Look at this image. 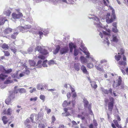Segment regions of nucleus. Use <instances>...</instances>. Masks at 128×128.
Segmentation results:
<instances>
[{"label":"nucleus","mask_w":128,"mask_h":128,"mask_svg":"<svg viewBox=\"0 0 128 128\" xmlns=\"http://www.w3.org/2000/svg\"><path fill=\"white\" fill-rule=\"evenodd\" d=\"M109 100L107 98H105L104 101L105 103H108V110L112 112L113 109L114 104V99L113 98L110 97L109 98Z\"/></svg>","instance_id":"f257e3e1"},{"label":"nucleus","mask_w":128,"mask_h":128,"mask_svg":"<svg viewBox=\"0 0 128 128\" xmlns=\"http://www.w3.org/2000/svg\"><path fill=\"white\" fill-rule=\"evenodd\" d=\"M116 18V16L114 10L112 11V14L110 16V13H108L106 16V22L108 24H110L114 21Z\"/></svg>","instance_id":"f03ea898"},{"label":"nucleus","mask_w":128,"mask_h":128,"mask_svg":"<svg viewBox=\"0 0 128 128\" xmlns=\"http://www.w3.org/2000/svg\"><path fill=\"white\" fill-rule=\"evenodd\" d=\"M89 18L90 19H92L94 20V24L95 25H96L97 27L99 28H104V26L100 22V19L98 18L95 16L93 17H89Z\"/></svg>","instance_id":"7ed1b4c3"},{"label":"nucleus","mask_w":128,"mask_h":128,"mask_svg":"<svg viewBox=\"0 0 128 128\" xmlns=\"http://www.w3.org/2000/svg\"><path fill=\"white\" fill-rule=\"evenodd\" d=\"M106 62V60H101L100 63H99L98 62H96V64L95 65V66L98 70L100 71H101L102 70V65H101V64H102Z\"/></svg>","instance_id":"20e7f679"},{"label":"nucleus","mask_w":128,"mask_h":128,"mask_svg":"<svg viewBox=\"0 0 128 128\" xmlns=\"http://www.w3.org/2000/svg\"><path fill=\"white\" fill-rule=\"evenodd\" d=\"M122 82V78L120 77H119L118 79L116 81H114L112 84V86L114 88L120 86Z\"/></svg>","instance_id":"39448f33"},{"label":"nucleus","mask_w":128,"mask_h":128,"mask_svg":"<svg viewBox=\"0 0 128 128\" xmlns=\"http://www.w3.org/2000/svg\"><path fill=\"white\" fill-rule=\"evenodd\" d=\"M123 60L119 61L118 64L121 66H125L127 64L126 61L127 59L126 56L123 55L122 56Z\"/></svg>","instance_id":"423d86ee"},{"label":"nucleus","mask_w":128,"mask_h":128,"mask_svg":"<svg viewBox=\"0 0 128 128\" xmlns=\"http://www.w3.org/2000/svg\"><path fill=\"white\" fill-rule=\"evenodd\" d=\"M19 14H16L14 12L12 14V18L14 20L19 18L23 16V15L21 12H19Z\"/></svg>","instance_id":"0eeeda50"},{"label":"nucleus","mask_w":128,"mask_h":128,"mask_svg":"<svg viewBox=\"0 0 128 128\" xmlns=\"http://www.w3.org/2000/svg\"><path fill=\"white\" fill-rule=\"evenodd\" d=\"M69 48L68 46H66L62 48L60 50V53L62 54H66L68 52Z\"/></svg>","instance_id":"6e6552de"},{"label":"nucleus","mask_w":128,"mask_h":128,"mask_svg":"<svg viewBox=\"0 0 128 128\" xmlns=\"http://www.w3.org/2000/svg\"><path fill=\"white\" fill-rule=\"evenodd\" d=\"M18 86H15L14 88V90L12 92V93L11 92H10V94H12V96L14 95L15 94H18L19 92V88H18Z\"/></svg>","instance_id":"1a4fd4ad"},{"label":"nucleus","mask_w":128,"mask_h":128,"mask_svg":"<svg viewBox=\"0 0 128 128\" xmlns=\"http://www.w3.org/2000/svg\"><path fill=\"white\" fill-rule=\"evenodd\" d=\"M12 94H10L9 96V98H7L5 100V102L7 104H10V102L11 101V98H14V95H13V96H12Z\"/></svg>","instance_id":"9d476101"},{"label":"nucleus","mask_w":128,"mask_h":128,"mask_svg":"<svg viewBox=\"0 0 128 128\" xmlns=\"http://www.w3.org/2000/svg\"><path fill=\"white\" fill-rule=\"evenodd\" d=\"M6 19V18L5 17H0V23L1 25L3 24L5 21H7Z\"/></svg>","instance_id":"9b49d317"},{"label":"nucleus","mask_w":128,"mask_h":128,"mask_svg":"<svg viewBox=\"0 0 128 128\" xmlns=\"http://www.w3.org/2000/svg\"><path fill=\"white\" fill-rule=\"evenodd\" d=\"M116 24V22H114L113 23L112 26L114 28H113L112 29L113 32H118V30L117 29Z\"/></svg>","instance_id":"f8f14e48"},{"label":"nucleus","mask_w":128,"mask_h":128,"mask_svg":"<svg viewBox=\"0 0 128 128\" xmlns=\"http://www.w3.org/2000/svg\"><path fill=\"white\" fill-rule=\"evenodd\" d=\"M60 45H58L56 46L55 49L53 51V52L54 54H56L58 53L60 50Z\"/></svg>","instance_id":"ddd939ff"},{"label":"nucleus","mask_w":128,"mask_h":128,"mask_svg":"<svg viewBox=\"0 0 128 128\" xmlns=\"http://www.w3.org/2000/svg\"><path fill=\"white\" fill-rule=\"evenodd\" d=\"M118 54H116V55L115 56V60L117 61H119L122 58V56L120 55V53H118Z\"/></svg>","instance_id":"4468645a"},{"label":"nucleus","mask_w":128,"mask_h":128,"mask_svg":"<svg viewBox=\"0 0 128 128\" xmlns=\"http://www.w3.org/2000/svg\"><path fill=\"white\" fill-rule=\"evenodd\" d=\"M80 59L82 64L86 63L87 62V59L83 56H80Z\"/></svg>","instance_id":"2eb2a0df"},{"label":"nucleus","mask_w":128,"mask_h":128,"mask_svg":"<svg viewBox=\"0 0 128 128\" xmlns=\"http://www.w3.org/2000/svg\"><path fill=\"white\" fill-rule=\"evenodd\" d=\"M81 69L84 73L88 74V72L86 69V67L84 65H82L81 67Z\"/></svg>","instance_id":"dca6fc26"},{"label":"nucleus","mask_w":128,"mask_h":128,"mask_svg":"<svg viewBox=\"0 0 128 128\" xmlns=\"http://www.w3.org/2000/svg\"><path fill=\"white\" fill-rule=\"evenodd\" d=\"M24 27L22 26H18L16 28L15 31L21 32L24 30Z\"/></svg>","instance_id":"f3484780"},{"label":"nucleus","mask_w":128,"mask_h":128,"mask_svg":"<svg viewBox=\"0 0 128 128\" xmlns=\"http://www.w3.org/2000/svg\"><path fill=\"white\" fill-rule=\"evenodd\" d=\"M7 118L5 116H3L2 117V120L3 121V123L4 124H6L8 122V120H7Z\"/></svg>","instance_id":"a211bd4d"},{"label":"nucleus","mask_w":128,"mask_h":128,"mask_svg":"<svg viewBox=\"0 0 128 128\" xmlns=\"http://www.w3.org/2000/svg\"><path fill=\"white\" fill-rule=\"evenodd\" d=\"M112 41L114 42H117L118 41V39L117 38L116 36L112 35Z\"/></svg>","instance_id":"6ab92c4d"},{"label":"nucleus","mask_w":128,"mask_h":128,"mask_svg":"<svg viewBox=\"0 0 128 128\" xmlns=\"http://www.w3.org/2000/svg\"><path fill=\"white\" fill-rule=\"evenodd\" d=\"M3 13L7 16H9L11 13V12L10 10H8L4 11Z\"/></svg>","instance_id":"aec40b11"},{"label":"nucleus","mask_w":128,"mask_h":128,"mask_svg":"<svg viewBox=\"0 0 128 128\" xmlns=\"http://www.w3.org/2000/svg\"><path fill=\"white\" fill-rule=\"evenodd\" d=\"M28 62L30 66H35L36 63L34 60H28Z\"/></svg>","instance_id":"412c9836"},{"label":"nucleus","mask_w":128,"mask_h":128,"mask_svg":"<svg viewBox=\"0 0 128 128\" xmlns=\"http://www.w3.org/2000/svg\"><path fill=\"white\" fill-rule=\"evenodd\" d=\"M8 77L7 75L4 74H0V79L2 80H4L6 78Z\"/></svg>","instance_id":"4be33fe9"},{"label":"nucleus","mask_w":128,"mask_h":128,"mask_svg":"<svg viewBox=\"0 0 128 128\" xmlns=\"http://www.w3.org/2000/svg\"><path fill=\"white\" fill-rule=\"evenodd\" d=\"M2 47L4 50H8L9 48V46L7 44L5 43L4 44L1 46Z\"/></svg>","instance_id":"5701e85b"},{"label":"nucleus","mask_w":128,"mask_h":128,"mask_svg":"<svg viewBox=\"0 0 128 128\" xmlns=\"http://www.w3.org/2000/svg\"><path fill=\"white\" fill-rule=\"evenodd\" d=\"M12 112V110L11 108H8L7 110L6 113L5 112H4V113L6 114L7 115H10L11 114Z\"/></svg>","instance_id":"b1692460"},{"label":"nucleus","mask_w":128,"mask_h":128,"mask_svg":"<svg viewBox=\"0 0 128 128\" xmlns=\"http://www.w3.org/2000/svg\"><path fill=\"white\" fill-rule=\"evenodd\" d=\"M84 106L85 108H86L88 104V102L86 99L84 100Z\"/></svg>","instance_id":"393cba45"},{"label":"nucleus","mask_w":128,"mask_h":128,"mask_svg":"<svg viewBox=\"0 0 128 128\" xmlns=\"http://www.w3.org/2000/svg\"><path fill=\"white\" fill-rule=\"evenodd\" d=\"M26 90L24 88H19V92L20 94L25 93L26 92Z\"/></svg>","instance_id":"a878e982"},{"label":"nucleus","mask_w":128,"mask_h":128,"mask_svg":"<svg viewBox=\"0 0 128 128\" xmlns=\"http://www.w3.org/2000/svg\"><path fill=\"white\" fill-rule=\"evenodd\" d=\"M40 53L44 55H46L48 54V52L46 50L42 48Z\"/></svg>","instance_id":"bb28decb"},{"label":"nucleus","mask_w":128,"mask_h":128,"mask_svg":"<svg viewBox=\"0 0 128 128\" xmlns=\"http://www.w3.org/2000/svg\"><path fill=\"white\" fill-rule=\"evenodd\" d=\"M42 49V48H41V46H38L36 47L35 50L36 51H38L40 52V53Z\"/></svg>","instance_id":"cd10ccee"},{"label":"nucleus","mask_w":128,"mask_h":128,"mask_svg":"<svg viewBox=\"0 0 128 128\" xmlns=\"http://www.w3.org/2000/svg\"><path fill=\"white\" fill-rule=\"evenodd\" d=\"M74 68L77 71H78L80 70L79 64H74Z\"/></svg>","instance_id":"c85d7f7f"},{"label":"nucleus","mask_w":128,"mask_h":128,"mask_svg":"<svg viewBox=\"0 0 128 128\" xmlns=\"http://www.w3.org/2000/svg\"><path fill=\"white\" fill-rule=\"evenodd\" d=\"M10 49L14 54H15L16 52L17 49L16 48V47L14 46L13 47H11Z\"/></svg>","instance_id":"c756f323"},{"label":"nucleus","mask_w":128,"mask_h":128,"mask_svg":"<svg viewBox=\"0 0 128 128\" xmlns=\"http://www.w3.org/2000/svg\"><path fill=\"white\" fill-rule=\"evenodd\" d=\"M113 122L117 127L118 128L120 127V125L118 124V121L117 120H113Z\"/></svg>","instance_id":"7c9ffc66"},{"label":"nucleus","mask_w":128,"mask_h":128,"mask_svg":"<svg viewBox=\"0 0 128 128\" xmlns=\"http://www.w3.org/2000/svg\"><path fill=\"white\" fill-rule=\"evenodd\" d=\"M113 112L114 115L115 116L117 115L116 113H119V111L117 108H116L115 109H114Z\"/></svg>","instance_id":"2f4dec72"},{"label":"nucleus","mask_w":128,"mask_h":128,"mask_svg":"<svg viewBox=\"0 0 128 128\" xmlns=\"http://www.w3.org/2000/svg\"><path fill=\"white\" fill-rule=\"evenodd\" d=\"M25 69L26 70L24 72V73L27 75L29 74L30 73V71L28 70V68L27 66L26 67V68H25Z\"/></svg>","instance_id":"473e14b6"},{"label":"nucleus","mask_w":128,"mask_h":128,"mask_svg":"<svg viewBox=\"0 0 128 128\" xmlns=\"http://www.w3.org/2000/svg\"><path fill=\"white\" fill-rule=\"evenodd\" d=\"M6 69L2 66H0V70L2 72L4 73Z\"/></svg>","instance_id":"72a5a7b5"},{"label":"nucleus","mask_w":128,"mask_h":128,"mask_svg":"<svg viewBox=\"0 0 128 128\" xmlns=\"http://www.w3.org/2000/svg\"><path fill=\"white\" fill-rule=\"evenodd\" d=\"M18 34V32H14L12 34L11 36V38L14 39H15L16 38V36Z\"/></svg>","instance_id":"f704fd0d"},{"label":"nucleus","mask_w":128,"mask_h":128,"mask_svg":"<svg viewBox=\"0 0 128 128\" xmlns=\"http://www.w3.org/2000/svg\"><path fill=\"white\" fill-rule=\"evenodd\" d=\"M12 71V70L11 68H9L7 70H6L4 73L6 74H9L11 73Z\"/></svg>","instance_id":"c9c22d12"},{"label":"nucleus","mask_w":128,"mask_h":128,"mask_svg":"<svg viewBox=\"0 0 128 128\" xmlns=\"http://www.w3.org/2000/svg\"><path fill=\"white\" fill-rule=\"evenodd\" d=\"M69 47L70 48H74L75 49L76 48V46L72 43H70L69 44Z\"/></svg>","instance_id":"e433bc0d"},{"label":"nucleus","mask_w":128,"mask_h":128,"mask_svg":"<svg viewBox=\"0 0 128 128\" xmlns=\"http://www.w3.org/2000/svg\"><path fill=\"white\" fill-rule=\"evenodd\" d=\"M47 60H46L44 61L42 64V66L44 67H46L47 66L46 64V62H47Z\"/></svg>","instance_id":"4c0bfd02"},{"label":"nucleus","mask_w":128,"mask_h":128,"mask_svg":"<svg viewBox=\"0 0 128 128\" xmlns=\"http://www.w3.org/2000/svg\"><path fill=\"white\" fill-rule=\"evenodd\" d=\"M38 127L39 128H44L45 127V126L44 124L40 123L39 124Z\"/></svg>","instance_id":"58836bf2"},{"label":"nucleus","mask_w":128,"mask_h":128,"mask_svg":"<svg viewBox=\"0 0 128 128\" xmlns=\"http://www.w3.org/2000/svg\"><path fill=\"white\" fill-rule=\"evenodd\" d=\"M24 27V30H25L31 28V26L29 25H26L24 26V27Z\"/></svg>","instance_id":"ea45409f"},{"label":"nucleus","mask_w":128,"mask_h":128,"mask_svg":"<svg viewBox=\"0 0 128 128\" xmlns=\"http://www.w3.org/2000/svg\"><path fill=\"white\" fill-rule=\"evenodd\" d=\"M87 66L88 68H92L94 67V65L92 63H88L87 64Z\"/></svg>","instance_id":"a19ab883"},{"label":"nucleus","mask_w":128,"mask_h":128,"mask_svg":"<svg viewBox=\"0 0 128 128\" xmlns=\"http://www.w3.org/2000/svg\"><path fill=\"white\" fill-rule=\"evenodd\" d=\"M4 53V55L6 56H8L10 55L9 52L8 51H3Z\"/></svg>","instance_id":"79ce46f5"},{"label":"nucleus","mask_w":128,"mask_h":128,"mask_svg":"<svg viewBox=\"0 0 128 128\" xmlns=\"http://www.w3.org/2000/svg\"><path fill=\"white\" fill-rule=\"evenodd\" d=\"M12 29L10 28H8L5 29L4 32H12Z\"/></svg>","instance_id":"37998d69"},{"label":"nucleus","mask_w":128,"mask_h":128,"mask_svg":"<svg viewBox=\"0 0 128 128\" xmlns=\"http://www.w3.org/2000/svg\"><path fill=\"white\" fill-rule=\"evenodd\" d=\"M40 98L44 102L45 100V97L43 95H41L40 96Z\"/></svg>","instance_id":"c03bdc74"},{"label":"nucleus","mask_w":128,"mask_h":128,"mask_svg":"<svg viewBox=\"0 0 128 128\" xmlns=\"http://www.w3.org/2000/svg\"><path fill=\"white\" fill-rule=\"evenodd\" d=\"M93 82L94 83V85L93 86L92 84H91V86L92 88H93L94 89H95L97 87V85L96 84V83L95 82Z\"/></svg>","instance_id":"a18cd8bd"},{"label":"nucleus","mask_w":128,"mask_h":128,"mask_svg":"<svg viewBox=\"0 0 128 128\" xmlns=\"http://www.w3.org/2000/svg\"><path fill=\"white\" fill-rule=\"evenodd\" d=\"M51 119L52 120L51 123L52 124H53L56 120V118L54 116H53L52 117Z\"/></svg>","instance_id":"49530a36"},{"label":"nucleus","mask_w":128,"mask_h":128,"mask_svg":"<svg viewBox=\"0 0 128 128\" xmlns=\"http://www.w3.org/2000/svg\"><path fill=\"white\" fill-rule=\"evenodd\" d=\"M78 54V51L76 48L74 49V55L75 56H76Z\"/></svg>","instance_id":"de8ad7c7"},{"label":"nucleus","mask_w":128,"mask_h":128,"mask_svg":"<svg viewBox=\"0 0 128 128\" xmlns=\"http://www.w3.org/2000/svg\"><path fill=\"white\" fill-rule=\"evenodd\" d=\"M37 89L38 90H42L44 89V88L42 87V86H41L40 84H38V85L37 86Z\"/></svg>","instance_id":"09e8293b"},{"label":"nucleus","mask_w":128,"mask_h":128,"mask_svg":"<svg viewBox=\"0 0 128 128\" xmlns=\"http://www.w3.org/2000/svg\"><path fill=\"white\" fill-rule=\"evenodd\" d=\"M45 109L46 110L47 114H49L51 112V110L50 109L46 107Z\"/></svg>","instance_id":"8fccbe9b"},{"label":"nucleus","mask_w":128,"mask_h":128,"mask_svg":"<svg viewBox=\"0 0 128 128\" xmlns=\"http://www.w3.org/2000/svg\"><path fill=\"white\" fill-rule=\"evenodd\" d=\"M12 81L10 80H6L4 84H10L12 82Z\"/></svg>","instance_id":"3c124183"},{"label":"nucleus","mask_w":128,"mask_h":128,"mask_svg":"<svg viewBox=\"0 0 128 128\" xmlns=\"http://www.w3.org/2000/svg\"><path fill=\"white\" fill-rule=\"evenodd\" d=\"M36 30L38 31V32H42V29L40 27H38L36 29Z\"/></svg>","instance_id":"603ef678"},{"label":"nucleus","mask_w":128,"mask_h":128,"mask_svg":"<svg viewBox=\"0 0 128 128\" xmlns=\"http://www.w3.org/2000/svg\"><path fill=\"white\" fill-rule=\"evenodd\" d=\"M38 57L39 58L42 60H44L45 58V57L42 55H39L38 56Z\"/></svg>","instance_id":"864d4df0"},{"label":"nucleus","mask_w":128,"mask_h":128,"mask_svg":"<svg viewBox=\"0 0 128 128\" xmlns=\"http://www.w3.org/2000/svg\"><path fill=\"white\" fill-rule=\"evenodd\" d=\"M102 91L105 94H109L108 91L107 90L104 89L102 90Z\"/></svg>","instance_id":"5fc2aeb1"},{"label":"nucleus","mask_w":128,"mask_h":128,"mask_svg":"<svg viewBox=\"0 0 128 128\" xmlns=\"http://www.w3.org/2000/svg\"><path fill=\"white\" fill-rule=\"evenodd\" d=\"M119 52L120 54L121 53V55L124 54V50L122 48H121L120 49Z\"/></svg>","instance_id":"6e6d98bb"},{"label":"nucleus","mask_w":128,"mask_h":128,"mask_svg":"<svg viewBox=\"0 0 128 128\" xmlns=\"http://www.w3.org/2000/svg\"><path fill=\"white\" fill-rule=\"evenodd\" d=\"M93 123L94 126H98V123L96 122V121L95 120H93Z\"/></svg>","instance_id":"4d7b16f0"},{"label":"nucleus","mask_w":128,"mask_h":128,"mask_svg":"<svg viewBox=\"0 0 128 128\" xmlns=\"http://www.w3.org/2000/svg\"><path fill=\"white\" fill-rule=\"evenodd\" d=\"M38 98L37 97H35L34 98H31L30 99V101H36L37 99Z\"/></svg>","instance_id":"13d9d810"},{"label":"nucleus","mask_w":128,"mask_h":128,"mask_svg":"<svg viewBox=\"0 0 128 128\" xmlns=\"http://www.w3.org/2000/svg\"><path fill=\"white\" fill-rule=\"evenodd\" d=\"M63 105L64 106H67L68 105V104L67 101L65 100L63 102Z\"/></svg>","instance_id":"bf43d9fd"},{"label":"nucleus","mask_w":128,"mask_h":128,"mask_svg":"<svg viewBox=\"0 0 128 128\" xmlns=\"http://www.w3.org/2000/svg\"><path fill=\"white\" fill-rule=\"evenodd\" d=\"M54 61L53 60H50L48 62V64L49 65H50L51 64H54Z\"/></svg>","instance_id":"052dcab7"},{"label":"nucleus","mask_w":128,"mask_h":128,"mask_svg":"<svg viewBox=\"0 0 128 128\" xmlns=\"http://www.w3.org/2000/svg\"><path fill=\"white\" fill-rule=\"evenodd\" d=\"M30 122V120H29V119L28 118H27L26 120L24 122V123L25 124H26L28 123H29Z\"/></svg>","instance_id":"680f3d73"},{"label":"nucleus","mask_w":128,"mask_h":128,"mask_svg":"<svg viewBox=\"0 0 128 128\" xmlns=\"http://www.w3.org/2000/svg\"><path fill=\"white\" fill-rule=\"evenodd\" d=\"M110 32H102L104 35H108L110 38Z\"/></svg>","instance_id":"e2e57ef3"},{"label":"nucleus","mask_w":128,"mask_h":128,"mask_svg":"<svg viewBox=\"0 0 128 128\" xmlns=\"http://www.w3.org/2000/svg\"><path fill=\"white\" fill-rule=\"evenodd\" d=\"M116 116V117L117 119L118 120V121H120L121 120V119H120V118L119 116L118 115H117Z\"/></svg>","instance_id":"0e129e2a"},{"label":"nucleus","mask_w":128,"mask_h":128,"mask_svg":"<svg viewBox=\"0 0 128 128\" xmlns=\"http://www.w3.org/2000/svg\"><path fill=\"white\" fill-rule=\"evenodd\" d=\"M67 96L68 98H70L71 96V94L70 92H68L67 94Z\"/></svg>","instance_id":"69168bd1"},{"label":"nucleus","mask_w":128,"mask_h":128,"mask_svg":"<svg viewBox=\"0 0 128 128\" xmlns=\"http://www.w3.org/2000/svg\"><path fill=\"white\" fill-rule=\"evenodd\" d=\"M36 90V88H34L32 90H30V93H32Z\"/></svg>","instance_id":"338daca9"},{"label":"nucleus","mask_w":128,"mask_h":128,"mask_svg":"<svg viewBox=\"0 0 128 128\" xmlns=\"http://www.w3.org/2000/svg\"><path fill=\"white\" fill-rule=\"evenodd\" d=\"M77 96V94L76 92H74V93L72 96L73 98H74L75 97H76Z\"/></svg>","instance_id":"774afa93"}]
</instances>
